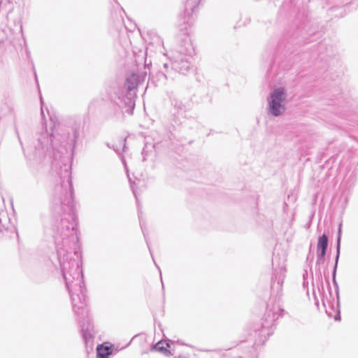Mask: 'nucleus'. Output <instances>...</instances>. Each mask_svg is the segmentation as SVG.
<instances>
[{"label":"nucleus","instance_id":"f257e3e1","mask_svg":"<svg viewBox=\"0 0 358 358\" xmlns=\"http://www.w3.org/2000/svg\"><path fill=\"white\" fill-rule=\"evenodd\" d=\"M284 89L278 88L271 94L270 110L275 116L280 115L284 110V107L281 104V102L284 100Z\"/></svg>","mask_w":358,"mask_h":358},{"label":"nucleus","instance_id":"f03ea898","mask_svg":"<svg viewBox=\"0 0 358 358\" xmlns=\"http://www.w3.org/2000/svg\"><path fill=\"white\" fill-rule=\"evenodd\" d=\"M99 358H107L112 353V346L108 345H99L96 348Z\"/></svg>","mask_w":358,"mask_h":358},{"label":"nucleus","instance_id":"7ed1b4c3","mask_svg":"<svg viewBox=\"0 0 358 358\" xmlns=\"http://www.w3.org/2000/svg\"><path fill=\"white\" fill-rule=\"evenodd\" d=\"M169 344L165 341H159L154 347L155 351L162 352V354L168 356L171 354L169 350Z\"/></svg>","mask_w":358,"mask_h":358},{"label":"nucleus","instance_id":"20e7f679","mask_svg":"<svg viewBox=\"0 0 358 358\" xmlns=\"http://www.w3.org/2000/svg\"><path fill=\"white\" fill-rule=\"evenodd\" d=\"M328 239L326 235L323 234L320 237L317 243V248L321 250V255L324 256L327 248Z\"/></svg>","mask_w":358,"mask_h":358}]
</instances>
